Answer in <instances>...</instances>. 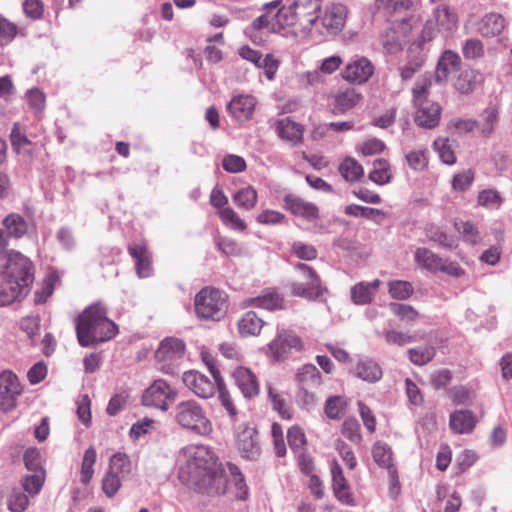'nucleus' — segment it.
Segmentation results:
<instances>
[{"label":"nucleus","mask_w":512,"mask_h":512,"mask_svg":"<svg viewBox=\"0 0 512 512\" xmlns=\"http://www.w3.org/2000/svg\"><path fill=\"white\" fill-rule=\"evenodd\" d=\"M185 461L179 469V479L202 493L224 494L227 490V472L216 454L205 445L184 449Z\"/></svg>","instance_id":"nucleus-1"},{"label":"nucleus","mask_w":512,"mask_h":512,"mask_svg":"<svg viewBox=\"0 0 512 512\" xmlns=\"http://www.w3.org/2000/svg\"><path fill=\"white\" fill-rule=\"evenodd\" d=\"M32 261L17 251L5 256L3 281L0 284V306H5L28 295L34 282Z\"/></svg>","instance_id":"nucleus-2"},{"label":"nucleus","mask_w":512,"mask_h":512,"mask_svg":"<svg viewBox=\"0 0 512 512\" xmlns=\"http://www.w3.org/2000/svg\"><path fill=\"white\" fill-rule=\"evenodd\" d=\"M118 332L117 325L108 319L106 309L92 304L76 318V334L82 347H93L112 339Z\"/></svg>","instance_id":"nucleus-3"},{"label":"nucleus","mask_w":512,"mask_h":512,"mask_svg":"<svg viewBox=\"0 0 512 512\" xmlns=\"http://www.w3.org/2000/svg\"><path fill=\"white\" fill-rule=\"evenodd\" d=\"M431 83L427 80L418 82L412 89L413 106L415 108V123L426 129L438 126L441 118V106L429 99Z\"/></svg>","instance_id":"nucleus-4"},{"label":"nucleus","mask_w":512,"mask_h":512,"mask_svg":"<svg viewBox=\"0 0 512 512\" xmlns=\"http://www.w3.org/2000/svg\"><path fill=\"white\" fill-rule=\"evenodd\" d=\"M174 420L182 428L202 436L209 435L213 429L203 407L192 399L176 405Z\"/></svg>","instance_id":"nucleus-5"},{"label":"nucleus","mask_w":512,"mask_h":512,"mask_svg":"<svg viewBox=\"0 0 512 512\" xmlns=\"http://www.w3.org/2000/svg\"><path fill=\"white\" fill-rule=\"evenodd\" d=\"M226 308V298L218 289L203 288L195 297V311L199 318L219 321Z\"/></svg>","instance_id":"nucleus-6"},{"label":"nucleus","mask_w":512,"mask_h":512,"mask_svg":"<svg viewBox=\"0 0 512 512\" xmlns=\"http://www.w3.org/2000/svg\"><path fill=\"white\" fill-rule=\"evenodd\" d=\"M414 260L419 267L431 273L443 272L456 278L461 277L465 273L457 262L442 258L425 247H419L415 250Z\"/></svg>","instance_id":"nucleus-7"},{"label":"nucleus","mask_w":512,"mask_h":512,"mask_svg":"<svg viewBox=\"0 0 512 512\" xmlns=\"http://www.w3.org/2000/svg\"><path fill=\"white\" fill-rule=\"evenodd\" d=\"M295 269L300 273L304 282L293 281L290 283L292 295L309 300H316L321 297L325 289L322 287L321 279L317 272L304 263H297Z\"/></svg>","instance_id":"nucleus-8"},{"label":"nucleus","mask_w":512,"mask_h":512,"mask_svg":"<svg viewBox=\"0 0 512 512\" xmlns=\"http://www.w3.org/2000/svg\"><path fill=\"white\" fill-rule=\"evenodd\" d=\"M321 0H295L287 11L286 25L299 24L305 30L318 26Z\"/></svg>","instance_id":"nucleus-9"},{"label":"nucleus","mask_w":512,"mask_h":512,"mask_svg":"<svg viewBox=\"0 0 512 512\" xmlns=\"http://www.w3.org/2000/svg\"><path fill=\"white\" fill-rule=\"evenodd\" d=\"M176 392L164 380H155L142 395V403L145 406L159 408L163 411L168 409L169 403L173 402Z\"/></svg>","instance_id":"nucleus-10"},{"label":"nucleus","mask_w":512,"mask_h":512,"mask_svg":"<svg viewBox=\"0 0 512 512\" xmlns=\"http://www.w3.org/2000/svg\"><path fill=\"white\" fill-rule=\"evenodd\" d=\"M22 393V386L16 374L3 371L0 374V409L4 412L13 410Z\"/></svg>","instance_id":"nucleus-11"},{"label":"nucleus","mask_w":512,"mask_h":512,"mask_svg":"<svg viewBox=\"0 0 512 512\" xmlns=\"http://www.w3.org/2000/svg\"><path fill=\"white\" fill-rule=\"evenodd\" d=\"M236 445L241 456L255 460L260 455V444L258 434L253 426L242 424L236 431Z\"/></svg>","instance_id":"nucleus-12"},{"label":"nucleus","mask_w":512,"mask_h":512,"mask_svg":"<svg viewBox=\"0 0 512 512\" xmlns=\"http://www.w3.org/2000/svg\"><path fill=\"white\" fill-rule=\"evenodd\" d=\"M347 8L342 4L331 5L319 19L317 30L321 34L337 35L345 25Z\"/></svg>","instance_id":"nucleus-13"},{"label":"nucleus","mask_w":512,"mask_h":512,"mask_svg":"<svg viewBox=\"0 0 512 512\" xmlns=\"http://www.w3.org/2000/svg\"><path fill=\"white\" fill-rule=\"evenodd\" d=\"M374 72V66L366 57L352 59L342 71V77L348 82L363 84Z\"/></svg>","instance_id":"nucleus-14"},{"label":"nucleus","mask_w":512,"mask_h":512,"mask_svg":"<svg viewBox=\"0 0 512 512\" xmlns=\"http://www.w3.org/2000/svg\"><path fill=\"white\" fill-rule=\"evenodd\" d=\"M182 380L188 389L201 398L213 396L217 388L214 378L211 381L207 376L198 371L184 372Z\"/></svg>","instance_id":"nucleus-15"},{"label":"nucleus","mask_w":512,"mask_h":512,"mask_svg":"<svg viewBox=\"0 0 512 512\" xmlns=\"http://www.w3.org/2000/svg\"><path fill=\"white\" fill-rule=\"evenodd\" d=\"M461 58L452 50H445L438 59L435 70V81L438 84L446 83L452 74L460 71Z\"/></svg>","instance_id":"nucleus-16"},{"label":"nucleus","mask_w":512,"mask_h":512,"mask_svg":"<svg viewBox=\"0 0 512 512\" xmlns=\"http://www.w3.org/2000/svg\"><path fill=\"white\" fill-rule=\"evenodd\" d=\"M257 101L252 95H236L227 104V110L238 121L251 119Z\"/></svg>","instance_id":"nucleus-17"},{"label":"nucleus","mask_w":512,"mask_h":512,"mask_svg":"<svg viewBox=\"0 0 512 512\" xmlns=\"http://www.w3.org/2000/svg\"><path fill=\"white\" fill-rule=\"evenodd\" d=\"M330 468L335 497L344 504H352L353 497L341 466L337 461H332Z\"/></svg>","instance_id":"nucleus-18"},{"label":"nucleus","mask_w":512,"mask_h":512,"mask_svg":"<svg viewBox=\"0 0 512 512\" xmlns=\"http://www.w3.org/2000/svg\"><path fill=\"white\" fill-rule=\"evenodd\" d=\"M185 344L177 338H166L155 352V358L158 362H172L183 357Z\"/></svg>","instance_id":"nucleus-19"},{"label":"nucleus","mask_w":512,"mask_h":512,"mask_svg":"<svg viewBox=\"0 0 512 512\" xmlns=\"http://www.w3.org/2000/svg\"><path fill=\"white\" fill-rule=\"evenodd\" d=\"M284 207L295 216L303 217L309 221L318 217V208L300 197L288 194L284 197Z\"/></svg>","instance_id":"nucleus-20"},{"label":"nucleus","mask_w":512,"mask_h":512,"mask_svg":"<svg viewBox=\"0 0 512 512\" xmlns=\"http://www.w3.org/2000/svg\"><path fill=\"white\" fill-rule=\"evenodd\" d=\"M278 136L290 143L291 146H297L303 140V126L294 122L289 117L280 119L276 125Z\"/></svg>","instance_id":"nucleus-21"},{"label":"nucleus","mask_w":512,"mask_h":512,"mask_svg":"<svg viewBox=\"0 0 512 512\" xmlns=\"http://www.w3.org/2000/svg\"><path fill=\"white\" fill-rule=\"evenodd\" d=\"M233 378L242 394L251 398L259 393V384L256 376L245 367H238L233 372Z\"/></svg>","instance_id":"nucleus-22"},{"label":"nucleus","mask_w":512,"mask_h":512,"mask_svg":"<svg viewBox=\"0 0 512 512\" xmlns=\"http://www.w3.org/2000/svg\"><path fill=\"white\" fill-rule=\"evenodd\" d=\"M506 21L501 14L488 13L477 23V32L483 37H496L502 33Z\"/></svg>","instance_id":"nucleus-23"},{"label":"nucleus","mask_w":512,"mask_h":512,"mask_svg":"<svg viewBox=\"0 0 512 512\" xmlns=\"http://www.w3.org/2000/svg\"><path fill=\"white\" fill-rule=\"evenodd\" d=\"M381 282L378 279L372 282H359L351 290V300L356 305H366L372 302Z\"/></svg>","instance_id":"nucleus-24"},{"label":"nucleus","mask_w":512,"mask_h":512,"mask_svg":"<svg viewBox=\"0 0 512 512\" xmlns=\"http://www.w3.org/2000/svg\"><path fill=\"white\" fill-rule=\"evenodd\" d=\"M280 1H274L266 4L268 12L254 19L252 26L256 30L268 28L270 23L275 20L277 24H285L287 18V11L279 9Z\"/></svg>","instance_id":"nucleus-25"},{"label":"nucleus","mask_w":512,"mask_h":512,"mask_svg":"<svg viewBox=\"0 0 512 512\" xmlns=\"http://www.w3.org/2000/svg\"><path fill=\"white\" fill-rule=\"evenodd\" d=\"M333 100V113L335 115L343 114L355 107L361 99V95L354 89H346L331 95Z\"/></svg>","instance_id":"nucleus-26"},{"label":"nucleus","mask_w":512,"mask_h":512,"mask_svg":"<svg viewBox=\"0 0 512 512\" xmlns=\"http://www.w3.org/2000/svg\"><path fill=\"white\" fill-rule=\"evenodd\" d=\"M131 257L136 260V272L140 278H147L152 275L153 268L150 256L145 246L132 245L128 247Z\"/></svg>","instance_id":"nucleus-27"},{"label":"nucleus","mask_w":512,"mask_h":512,"mask_svg":"<svg viewBox=\"0 0 512 512\" xmlns=\"http://www.w3.org/2000/svg\"><path fill=\"white\" fill-rule=\"evenodd\" d=\"M206 365L209 368L210 373L212 374V377L215 379L217 383V389L219 392L218 398L222 404V406L227 410L229 415L234 418L237 415V409L233 404L232 398L230 394L225 390L223 387L224 383L222 378L220 377V372L216 368L215 364L212 361H208L206 358H204Z\"/></svg>","instance_id":"nucleus-28"},{"label":"nucleus","mask_w":512,"mask_h":512,"mask_svg":"<svg viewBox=\"0 0 512 512\" xmlns=\"http://www.w3.org/2000/svg\"><path fill=\"white\" fill-rule=\"evenodd\" d=\"M298 388L316 389L322 383L319 370L312 364L303 365L296 374Z\"/></svg>","instance_id":"nucleus-29"},{"label":"nucleus","mask_w":512,"mask_h":512,"mask_svg":"<svg viewBox=\"0 0 512 512\" xmlns=\"http://www.w3.org/2000/svg\"><path fill=\"white\" fill-rule=\"evenodd\" d=\"M475 424V417L469 410L455 411L450 415V427L456 433H469L473 430Z\"/></svg>","instance_id":"nucleus-30"},{"label":"nucleus","mask_w":512,"mask_h":512,"mask_svg":"<svg viewBox=\"0 0 512 512\" xmlns=\"http://www.w3.org/2000/svg\"><path fill=\"white\" fill-rule=\"evenodd\" d=\"M356 374L364 381L375 383L382 378V369L377 362L372 359H360L356 365Z\"/></svg>","instance_id":"nucleus-31"},{"label":"nucleus","mask_w":512,"mask_h":512,"mask_svg":"<svg viewBox=\"0 0 512 512\" xmlns=\"http://www.w3.org/2000/svg\"><path fill=\"white\" fill-rule=\"evenodd\" d=\"M374 461L381 467L387 468L392 479H395L396 467L392 463L391 448L383 442H376L372 449Z\"/></svg>","instance_id":"nucleus-32"},{"label":"nucleus","mask_w":512,"mask_h":512,"mask_svg":"<svg viewBox=\"0 0 512 512\" xmlns=\"http://www.w3.org/2000/svg\"><path fill=\"white\" fill-rule=\"evenodd\" d=\"M425 233L430 241L437 243L442 248L453 250L457 247L455 238L440 226L429 224L425 228Z\"/></svg>","instance_id":"nucleus-33"},{"label":"nucleus","mask_w":512,"mask_h":512,"mask_svg":"<svg viewBox=\"0 0 512 512\" xmlns=\"http://www.w3.org/2000/svg\"><path fill=\"white\" fill-rule=\"evenodd\" d=\"M250 306L263 308L266 310H277L282 308V298L274 290H266L261 295L247 300Z\"/></svg>","instance_id":"nucleus-34"},{"label":"nucleus","mask_w":512,"mask_h":512,"mask_svg":"<svg viewBox=\"0 0 512 512\" xmlns=\"http://www.w3.org/2000/svg\"><path fill=\"white\" fill-rule=\"evenodd\" d=\"M8 236L14 238L23 237L28 231V224L26 220L19 214L11 213L7 215L3 221Z\"/></svg>","instance_id":"nucleus-35"},{"label":"nucleus","mask_w":512,"mask_h":512,"mask_svg":"<svg viewBox=\"0 0 512 512\" xmlns=\"http://www.w3.org/2000/svg\"><path fill=\"white\" fill-rule=\"evenodd\" d=\"M264 321L253 311L245 313L238 321V330L241 335H257L261 331Z\"/></svg>","instance_id":"nucleus-36"},{"label":"nucleus","mask_w":512,"mask_h":512,"mask_svg":"<svg viewBox=\"0 0 512 512\" xmlns=\"http://www.w3.org/2000/svg\"><path fill=\"white\" fill-rule=\"evenodd\" d=\"M480 75L473 69H465L457 76L454 87L461 94H469L476 88Z\"/></svg>","instance_id":"nucleus-37"},{"label":"nucleus","mask_w":512,"mask_h":512,"mask_svg":"<svg viewBox=\"0 0 512 512\" xmlns=\"http://www.w3.org/2000/svg\"><path fill=\"white\" fill-rule=\"evenodd\" d=\"M341 176L350 183L358 181L364 175L362 165L354 158L347 157L339 166Z\"/></svg>","instance_id":"nucleus-38"},{"label":"nucleus","mask_w":512,"mask_h":512,"mask_svg":"<svg viewBox=\"0 0 512 512\" xmlns=\"http://www.w3.org/2000/svg\"><path fill=\"white\" fill-rule=\"evenodd\" d=\"M391 177L389 162L383 158L376 159L369 173V179L378 185H385L390 182Z\"/></svg>","instance_id":"nucleus-39"},{"label":"nucleus","mask_w":512,"mask_h":512,"mask_svg":"<svg viewBox=\"0 0 512 512\" xmlns=\"http://www.w3.org/2000/svg\"><path fill=\"white\" fill-rule=\"evenodd\" d=\"M227 468L231 477L230 479L227 478V485L233 483L236 489L235 497L239 500H245L248 496V487L242 473L234 464L227 463Z\"/></svg>","instance_id":"nucleus-40"},{"label":"nucleus","mask_w":512,"mask_h":512,"mask_svg":"<svg viewBox=\"0 0 512 512\" xmlns=\"http://www.w3.org/2000/svg\"><path fill=\"white\" fill-rule=\"evenodd\" d=\"M434 18L443 31L450 32L457 26V16L446 6L437 7L434 11Z\"/></svg>","instance_id":"nucleus-41"},{"label":"nucleus","mask_w":512,"mask_h":512,"mask_svg":"<svg viewBox=\"0 0 512 512\" xmlns=\"http://www.w3.org/2000/svg\"><path fill=\"white\" fill-rule=\"evenodd\" d=\"M409 360L417 366L428 364L436 355V349L433 346H419L408 349Z\"/></svg>","instance_id":"nucleus-42"},{"label":"nucleus","mask_w":512,"mask_h":512,"mask_svg":"<svg viewBox=\"0 0 512 512\" xmlns=\"http://www.w3.org/2000/svg\"><path fill=\"white\" fill-rule=\"evenodd\" d=\"M233 201L238 208L251 210L257 203V192L251 186L244 187L233 195Z\"/></svg>","instance_id":"nucleus-43"},{"label":"nucleus","mask_w":512,"mask_h":512,"mask_svg":"<svg viewBox=\"0 0 512 512\" xmlns=\"http://www.w3.org/2000/svg\"><path fill=\"white\" fill-rule=\"evenodd\" d=\"M477 129L484 136H490L498 122V110L495 107H487L480 115V119L477 121Z\"/></svg>","instance_id":"nucleus-44"},{"label":"nucleus","mask_w":512,"mask_h":512,"mask_svg":"<svg viewBox=\"0 0 512 512\" xmlns=\"http://www.w3.org/2000/svg\"><path fill=\"white\" fill-rule=\"evenodd\" d=\"M382 337L388 345L402 347L416 342L417 338L414 334H409L396 329H387L382 332Z\"/></svg>","instance_id":"nucleus-45"},{"label":"nucleus","mask_w":512,"mask_h":512,"mask_svg":"<svg viewBox=\"0 0 512 512\" xmlns=\"http://www.w3.org/2000/svg\"><path fill=\"white\" fill-rule=\"evenodd\" d=\"M44 481L45 471L31 472V474L22 477L21 485L25 492L31 496H35L41 491Z\"/></svg>","instance_id":"nucleus-46"},{"label":"nucleus","mask_w":512,"mask_h":512,"mask_svg":"<svg viewBox=\"0 0 512 512\" xmlns=\"http://www.w3.org/2000/svg\"><path fill=\"white\" fill-rule=\"evenodd\" d=\"M96 450L94 447H89L85 452L82 460L80 480L83 484H87L92 479L94 474V464L96 462Z\"/></svg>","instance_id":"nucleus-47"},{"label":"nucleus","mask_w":512,"mask_h":512,"mask_svg":"<svg viewBox=\"0 0 512 512\" xmlns=\"http://www.w3.org/2000/svg\"><path fill=\"white\" fill-rule=\"evenodd\" d=\"M389 293L392 298L405 300L413 294V286L408 281L393 280L388 283Z\"/></svg>","instance_id":"nucleus-48"},{"label":"nucleus","mask_w":512,"mask_h":512,"mask_svg":"<svg viewBox=\"0 0 512 512\" xmlns=\"http://www.w3.org/2000/svg\"><path fill=\"white\" fill-rule=\"evenodd\" d=\"M108 470L118 475H127L131 472V461L125 453H115L110 458Z\"/></svg>","instance_id":"nucleus-49"},{"label":"nucleus","mask_w":512,"mask_h":512,"mask_svg":"<svg viewBox=\"0 0 512 512\" xmlns=\"http://www.w3.org/2000/svg\"><path fill=\"white\" fill-rule=\"evenodd\" d=\"M347 403L342 396H331L325 403V414L330 419H339L345 410Z\"/></svg>","instance_id":"nucleus-50"},{"label":"nucleus","mask_w":512,"mask_h":512,"mask_svg":"<svg viewBox=\"0 0 512 512\" xmlns=\"http://www.w3.org/2000/svg\"><path fill=\"white\" fill-rule=\"evenodd\" d=\"M222 222L229 228L237 231L246 229V223L238 216V214L230 207H225L219 211Z\"/></svg>","instance_id":"nucleus-51"},{"label":"nucleus","mask_w":512,"mask_h":512,"mask_svg":"<svg viewBox=\"0 0 512 512\" xmlns=\"http://www.w3.org/2000/svg\"><path fill=\"white\" fill-rule=\"evenodd\" d=\"M29 505L28 496L19 489H13L8 496L7 506L11 512H24Z\"/></svg>","instance_id":"nucleus-52"},{"label":"nucleus","mask_w":512,"mask_h":512,"mask_svg":"<svg viewBox=\"0 0 512 512\" xmlns=\"http://www.w3.org/2000/svg\"><path fill=\"white\" fill-rule=\"evenodd\" d=\"M390 310L408 324L414 323L419 317L418 312L411 305L407 304L390 303Z\"/></svg>","instance_id":"nucleus-53"},{"label":"nucleus","mask_w":512,"mask_h":512,"mask_svg":"<svg viewBox=\"0 0 512 512\" xmlns=\"http://www.w3.org/2000/svg\"><path fill=\"white\" fill-rule=\"evenodd\" d=\"M455 229L461 234L464 242L475 245L479 241V232L477 227L469 221L455 223Z\"/></svg>","instance_id":"nucleus-54"},{"label":"nucleus","mask_w":512,"mask_h":512,"mask_svg":"<svg viewBox=\"0 0 512 512\" xmlns=\"http://www.w3.org/2000/svg\"><path fill=\"white\" fill-rule=\"evenodd\" d=\"M380 42L389 54L395 53L401 48V41L393 28L385 29L380 36Z\"/></svg>","instance_id":"nucleus-55"},{"label":"nucleus","mask_w":512,"mask_h":512,"mask_svg":"<svg viewBox=\"0 0 512 512\" xmlns=\"http://www.w3.org/2000/svg\"><path fill=\"white\" fill-rule=\"evenodd\" d=\"M19 33V29L13 22L0 15V46L9 44Z\"/></svg>","instance_id":"nucleus-56"},{"label":"nucleus","mask_w":512,"mask_h":512,"mask_svg":"<svg viewBox=\"0 0 512 512\" xmlns=\"http://www.w3.org/2000/svg\"><path fill=\"white\" fill-rule=\"evenodd\" d=\"M502 202L500 194L492 189L483 190L478 195V204L488 209H498Z\"/></svg>","instance_id":"nucleus-57"},{"label":"nucleus","mask_w":512,"mask_h":512,"mask_svg":"<svg viewBox=\"0 0 512 512\" xmlns=\"http://www.w3.org/2000/svg\"><path fill=\"white\" fill-rule=\"evenodd\" d=\"M342 434L353 443L359 444L362 440L360 424L355 418H348L342 424Z\"/></svg>","instance_id":"nucleus-58"},{"label":"nucleus","mask_w":512,"mask_h":512,"mask_svg":"<svg viewBox=\"0 0 512 512\" xmlns=\"http://www.w3.org/2000/svg\"><path fill=\"white\" fill-rule=\"evenodd\" d=\"M24 464L30 472L45 471L42 467L41 454L35 447L28 448L23 456Z\"/></svg>","instance_id":"nucleus-59"},{"label":"nucleus","mask_w":512,"mask_h":512,"mask_svg":"<svg viewBox=\"0 0 512 512\" xmlns=\"http://www.w3.org/2000/svg\"><path fill=\"white\" fill-rule=\"evenodd\" d=\"M121 487L120 475L108 470L102 479V490L108 497H113Z\"/></svg>","instance_id":"nucleus-60"},{"label":"nucleus","mask_w":512,"mask_h":512,"mask_svg":"<svg viewBox=\"0 0 512 512\" xmlns=\"http://www.w3.org/2000/svg\"><path fill=\"white\" fill-rule=\"evenodd\" d=\"M434 149L438 152L440 159L445 164L452 165L456 162V156L451 149L447 139H436L433 143Z\"/></svg>","instance_id":"nucleus-61"},{"label":"nucleus","mask_w":512,"mask_h":512,"mask_svg":"<svg viewBox=\"0 0 512 512\" xmlns=\"http://www.w3.org/2000/svg\"><path fill=\"white\" fill-rule=\"evenodd\" d=\"M287 440L290 448L295 452L300 451L306 444L305 434L298 426L288 429Z\"/></svg>","instance_id":"nucleus-62"},{"label":"nucleus","mask_w":512,"mask_h":512,"mask_svg":"<svg viewBox=\"0 0 512 512\" xmlns=\"http://www.w3.org/2000/svg\"><path fill=\"white\" fill-rule=\"evenodd\" d=\"M293 253L302 260L311 261L316 259L317 250L311 244H306L301 241L294 242L292 245Z\"/></svg>","instance_id":"nucleus-63"},{"label":"nucleus","mask_w":512,"mask_h":512,"mask_svg":"<svg viewBox=\"0 0 512 512\" xmlns=\"http://www.w3.org/2000/svg\"><path fill=\"white\" fill-rule=\"evenodd\" d=\"M315 389L311 388H299L296 395L297 403L304 409L310 410L317 403V396L314 392Z\"/></svg>","instance_id":"nucleus-64"}]
</instances>
